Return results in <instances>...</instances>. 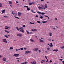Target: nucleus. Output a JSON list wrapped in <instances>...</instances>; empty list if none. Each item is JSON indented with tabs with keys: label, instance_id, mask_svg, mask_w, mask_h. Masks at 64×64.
<instances>
[{
	"label": "nucleus",
	"instance_id": "f03ea898",
	"mask_svg": "<svg viewBox=\"0 0 64 64\" xmlns=\"http://www.w3.org/2000/svg\"><path fill=\"white\" fill-rule=\"evenodd\" d=\"M31 53V51L27 50L25 54H26V53L28 54L29 53Z\"/></svg>",
	"mask_w": 64,
	"mask_h": 64
},
{
	"label": "nucleus",
	"instance_id": "052dcab7",
	"mask_svg": "<svg viewBox=\"0 0 64 64\" xmlns=\"http://www.w3.org/2000/svg\"><path fill=\"white\" fill-rule=\"evenodd\" d=\"M32 4H36V3L35 2H32Z\"/></svg>",
	"mask_w": 64,
	"mask_h": 64
},
{
	"label": "nucleus",
	"instance_id": "aec40b11",
	"mask_svg": "<svg viewBox=\"0 0 64 64\" xmlns=\"http://www.w3.org/2000/svg\"><path fill=\"white\" fill-rule=\"evenodd\" d=\"M33 4H32V3H31V2H30L29 4V5H32Z\"/></svg>",
	"mask_w": 64,
	"mask_h": 64
},
{
	"label": "nucleus",
	"instance_id": "0eeeda50",
	"mask_svg": "<svg viewBox=\"0 0 64 64\" xmlns=\"http://www.w3.org/2000/svg\"><path fill=\"white\" fill-rule=\"evenodd\" d=\"M31 63L32 64H36V61H34L33 62H31Z\"/></svg>",
	"mask_w": 64,
	"mask_h": 64
},
{
	"label": "nucleus",
	"instance_id": "49530a36",
	"mask_svg": "<svg viewBox=\"0 0 64 64\" xmlns=\"http://www.w3.org/2000/svg\"><path fill=\"white\" fill-rule=\"evenodd\" d=\"M5 28H8V27L7 26H6L5 27Z\"/></svg>",
	"mask_w": 64,
	"mask_h": 64
},
{
	"label": "nucleus",
	"instance_id": "a211bd4d",
	"mask_svg": "<svg viewBox=\"0 0 64 64\" xmlns=\"http://www.w3.org/2000/svg\"><path fill=\"white\" fill-rule=\"evenodd\" d=\"M41 14H42V15H45V13L44 12H41Z\"/></svg>",
	"mask_w": 64,
	"mask_h": 64
},
{
	"label": "nucleus",
	"instance_id": "cd10ccee",
	"mask_svg": "<svg viewBox=\"0 0 64 64\" xmlns=\"http://www.w3.org/2000/svg\"><path fill=\"white\" fill-rule=\"evenodd\" d=\"M2 4L0 3V7H2Z\"/></svg>",
	"mask_w": 64,
	"mask_h": 64
},
{
	"label": "nucleus",
	"instance_id": "f3484780",
	"mask_svg": "<svg viewBox=\"0 0 64 64\" xmlns=\"http://www.w3.org/2000/svg\"><path fill=\"white\" fill-rule=\"evenodd\" d=\"M37 13L38 14H41V12H37Z\"/></svg>",
	"mask_w": 64,
	"mask_h": 64
},
{
	"label": "nucleus",
	"instance_id": "774afa93",
	"mask_svg": "<svg viewBox=\"0 0 64 64\" xmlns=\"http://www.w3.org/2000/svg\"><path fill=\"white\" fill-rule=\"evenodd\" d=\"M22 64H24V63H21Z\"/></svg>",
	"mask_w": 64,
	"mask_h": 64
},
{
	"label": "nucleus",
	"instance_id": "603ef678",
	"mask_svg": "<svg viewBox=\"0 0 64 64\" xmlns=\"http://www.w3.org/2000/svg\"><path fill=\"white\" fill-rule=\"evenodd\" d=\"M46 59H47V61H46V62H48V59L47 58Z\"/></svg>",
	"mask_w": 64,
	"mask_h": 64
},
{
	"label": "nucleus",
	"instance_id": "2eb2a0df",
	"mask_svg": "<svg viewBox=\"0 0 64 64\" xmlns=\"http://www.w3.org/2000/svg\"><path fill=\"white\" fill-rule=\"evenodd\" d=\"M40 42H44V41L40 40Z\"/></svg>",
	"mask_w": 64,
	"mask_h": 64
},
{
	"label": "nucleus",
	"instance_id": "a18cd8bd",
	"mask_svg": "<svg viewBox=\"0 0 64 64\" xmlns=\"http://www.w3.org/2000/svg\"><path fill=\"white\" fill-rule=\"evenodd\" d=\"M24 50H26V49H27V48H24Z\"/></svg>",
	"mask_w": 64,
	"mask_h": 64
},
{
	"label": "nucleus",
	"instance_id": "3c124183",
	"mask_svg": "<svg viewBox=\"0 0 64 64\" xmlns=\"http://www.w3.org/2000/svg\"><path fill=\"white\" fill-rule=\"evenodd\" d=\"M60 61H62L63 60H62V59H60Z\"/></svg>",
	"mask_w": 64,
	"mask_h": 64
},
{
	"label": "nucleus",
	"instance_id": "5fc2aeb1",
	"mask_svg": "<svg viewBox=\"0 0 64 64\" xmlns=\"http://www.w3.org/2000/svg\"><path fill=\"white\" fill-rule=\"evenodd\" d=\"M45 58H46V59H47V56H45Z\"/></svg>",
	"mask_w": 64,
	"mask_h": 64
},
{
	"label": "nucleus",
	"instance_id": "72a5a7b5",
	"mask_svg": "<svg viewBox=\"0 0 64 64\" xmlns=\"http://www.w3.org/2000/svg\"><path fill=\"white\" fill-rule=\"evenodd\" d=\"M24 64H28V62H24Z\"/></svg>",
	"mask_w": 64,
	"mask_h": 64
},
{
	"label": "nucleus",
	"instance_id": "a878e982",
	"mask_svg": "<svg viewBox=\"0 0 64 64\" xmlns=\"http://www.w3.org/2000/svg\"><path fill=\"white\" fill-rule=\"evenodd\" d=\"M27 10L28 11H30V8H27Z\"/></svg>",
	"mask_w": 64,
	"mask_h": 64
},
{
	"label": "nucleus",
	"instance_id": "de8ad7c7",
	"mask_svg": "<svg viewBox=\"0 0 64 64\" xmlns=\"http://www.w3.org/2000/svg\"><path fill=\"white\" fill-rule=\"evenodd\" d=\"M5 29H6V30H9V29L7 28H5Z\"/></svg>",
	"mask_w": 64,
	"mask_h": 64
},
{
	"label": "nucleus",
	"instance_id": "6ab92c4d",
	"mask_svg": "<svg viewBox=\"0 0 64 64\" xmlns=\"http://www.w3.org/2000/svg\"><path fill=\"white\" fill-rule=\"evenodd\" d=\"M42 22L43 23H47V21H43Z\"/></svg>",
	"mask_w": 64,
	"mask_h": 64
},
{
	"label": "nucleus",
	"instance_id": "58836bf2",
	"mask_svg": "<svg viewBox=\"0 0 64 64\" xmlns=\"http://www.w3.org/2000/svg\"><path fill=\"white\" fill-rule=\"evenodd\" d=\"M22 36H23V35H22L20 34V37H22Z\"/></svg>",
	"mask_w": 64,
	"mask_h": 64
},
{
	"label": "nucleus",
	"instance_id": "c85d7f7f",
	"mask_svg": "<svg viewBox=\"0 0 64 64\" xmlns=\"http://www.w3.org/2000/svg\"><path fill=\"white\" fill-rule=\"evenodd\" d=\"M26 32H27V34H30V32H29L27 31V30H26Z\"/></svg>",
	"mask_w": 64,
	"mask_h": 64
},
{
	"label": "nucleus",
	"instance_id": "9b49d317",
	"mask_svg": "<svg viewBox=\"0 0 64 64\" xmlns=\"http://www.w3.org/2000/svg\"><path fill=\"white\" fill-rule=\"evenodd\" d=\"M8 2L10 4V5H12V2L9 1Z\"/></svg>",
	"mask_w": 64,
	"mask_h": 64
},
{
	"label": "nucleus",
	"instance_id": "ea45409f",
	"mask_svg": "<svg viewBox=\"0 0 64 64\" xmlns=\"http://www.w3.org/2000/svg\"><path fill=\"white\" fill-rule=\"evenodd\" d=\"M20 50H23V48H20Z\"/></svg>",
	"mask_w": 64,
	"mask_h": 64
},
{
	"label": "nucleus",
	"instance_id": "e2e57ef3",
	"mask_svg": "<svg viewBox=\"0 0 64 64\" xmlns=\"http://www.w3.org/2000/svg\"><path fill=\"white\" fill-rule=\"evenodd\" d=\"M42 61H43V62H45V61L44 60H42Z\"/></svg>",
	"mask_w": 64,
	"mask_h": 64
},
{
	"label": "nucleus",
	"instance_id": "338daca9",
	"mask_svg": "<svg viewBox=\"0 0 64 64\" xmlns=\"http://www.w3.org/2000/svg\"><path fill=\"white\" fill-rule=\"evenodd\" d=\"M62 63H63V64H64V61H63L62 62Z\"/></svg>",
	"mask_w": 64,
	"mask_h": 64
},
{
	"label": "nucleus",
	"instance_id": "20e7f679",
	"mask_svg": "<svg viewBox=\"0 0 64 64\" xmlns=\"http://www.w3.org/2000/svg\"><path fill=\"white\" fill-rule=\"evenodd\" d=\"M3 40L4 42H5V43H7V40H6V39H3Z\"/></svg>",
	"mask_w": 64,
	"mask_h": 64
},
{
	"label": "nucleus",
	"instance_id": "2f4dec72",
	"mask_svg": "<svg viewBox=\"0 0 64 64\" xmlns=\"http://www.w3.org/2000/svg\"><path fill=\"white\" fill-rule=\"evenodd\" d=\"M15 18H16V19H18L20 20V18L18 17H15Z\"/></svg>",
	"mask_w": 64,
	"mask_h": 64
},
{
	"label": "nucleus",
	"instance_id": "a19ab883",
	"mask_svg": "<svg viewBox=\"0 0 64 64\" xmlns=\"http://www.w3.org/2000/svg\"><path fill=\"white\" fill-rule=\"evenodd\" d=\"M16 28L18 30V31H19V28H18L17 27Z\"/></svg>",
	"mask_w": 64,
	"mask_h": 64
},
{
	"label": "nucleus",
	"instance_id": "7ed1b4c3",
	"mask_svg": "<svg viewBox=\"0 0 64 64\" xmlns=\"http://www.w3.org/2000/svg\"><path fill=\"white\" fill-rule=\"evenodd\" d=\"M34 51H38V50H39V49L37 48H36L35 49H34Z\"/></svg>",
	"mask_w": 64,
	"mask_h": 64
},
{
	"label": "nucleus",
	"instance_id": "39448f33",
	"mask_svg": "<svg viewBox=\"0 0 64 64\" xmlns=\"http://www.w3.org/2000/svg\"><path fill=\"white\" fill-rule=\"evenodd\" d=\"M19 32H22V33H24V30H20Z\"/></svg>",
	"mask_w": 64,
	"mask_h": 64
},
{
	"label": "nucleus",
	"instance_id": "79ce46f5",
	"mask_svg": "<svg viewBox=\"0 0 64 64\" xmlns=\"http://www.w3.org/2000/svg\"><path fill=\"white\" fill-rule=\"evenodd\" d=\"M47 50H50V48H48Z\"/></svg>",
	"mask_w": 64,
	"mask_h": 64
},
{
	"label": "nucleus",
	"instance_id": "1a4fd4ad",
	"mask_svg": "<svg viewBox=\"0 0 64 64\" xmlns=\"http://www.w3.org/2000/svg\"><path fill=\"white\" fill-rule=\"evenodd\" d=\"M20 30H20H23L24 29V28L22 27H20L19 28Z\"/></svg>",
	"mask_w": 64,
	"mask_h": 64
},
{
	"label": "nucleus",
	"instance_id": "412c9836",
	"mask_svg": "<svg viewBox=\"0 0 64 64\" xmlns=\"http://www.w3.org/2000/svg\"><path fill=\"white\" fill-rule=\"evenodd\" d=\"M37 22L38 23V24H41V22L39 21H37Z\"/></svg>",
	"mask_w": 64,
	"mask_h": 64
},
{
	"label": "nucleus",
	"instance_id": "ddd939ff",
	"mask_svg": "<svg viewBox=\"0 0 64 64\" xmlns=\"http://www.w3.org/2000/svg\"><path fill=\"white\" fill-rule=\"evenodd\" d=\"M53 51H55V52H58V50H53Z\"/></svg>",
	"mask_w": 64,
	"mask_h": 64
},
{
	"label": "nucleus",
	"instance_id": "c756f323",
	"mask_svg": "<svg viewBox=\"0 0 64 64\" xmlns=\"http://www.w3.org/2000/svg\"><path fill=\"white\" fill-rule=\"evenodd\" d=\"M30 24H32V25H34V23H32L31 22H30Z\"/></svg>",
	"mask_w": 64,
	"mask_h": 64
},
{
	"label": "nucleus",
	"instance_id": "dca6fc26",
	"mask_svg": "<svg viewBox=\"0 0 64 64\" xmlns=\"http://www.w3.org/2000/svg\"><path fill=\"white\" fill-rule=\"evenodd\" d=\"M4 37L6 38H9V37L8 36H7L5 35L4 36Z\"/></svg>",
	"mask_w": 64,
	"mask_h": 64
},
{
	"label": "nucleus",
	"instance_id": "4468645a",
	"mask_svg": "<svg viewBox=\"0 0 64 64\" xmlns=\"http://www.w3.org/2000/svg\"><path fill=\"white\" fill-rule=\"evenodd\" d=\"M5 10H2V13H3L4 14H5Z\"/></svg>",
	"mask_w": 64,
	"mask_h": 64
},
{
	"label": "nucleus",
	"instance_id": "4be33fe9",
	"mask_svg": "<svg viewBox=\"0 0 64 64\" xmlns=\"http://www.w3.org/2000/svg\"><path fill=\"white\" fill-rule=\"evenodd\" d=\"M30 40L32 42H35V41H34V40H33L32 39H30Z\"/></svg>",
	"mask_w": 64,
	"mask_h": 64
},
{
	"label": "nucleus",
	"instance_id": "6e6d98bb",
	"mask_svg": "<svg viewBox=\"0 0 64 64\" xmlns=\"http://www.w3.org/2000/svg\"><path fill=\"white\" fill-rule=\"evenodd\" d=\"M16 3H18V4L19 3V2L16 1Z\"/></svg>",
	"mask_w": 64,
	"mask_h": 64
},
{
	"label": "nucleus",
	"instance_id": "6e6552de",
	"mask_svg": "<svg viewBox=\"0 0 64 64\" xmlns=\"http://www.w3.org/2000/svg\"><path fill=\"white\" fill-rule=\"evenodd\" d=\"M18 14L19 16H20H20H21V13L19 12H18Z\"/></svg>",
	"mask_w": 64,
	"mask_h": 64
},
{
	"label": "nucleus",
	"instance_id": "09e8293b",
	"mask_svg": "<svg viewBox=\"0 0 64 64\" xmlns=\"http://www.w3.org/2000/svg\"><path fill=\"white\" fill-rule=\"evenodd\" d=\"M13 12H14V11H12V14H13V15H14V14H15V13H14Z\"/></svg>",
	"mask_w": 64,
	"mask_h": 64
},
{
	"label": "nucleus",
	"instance_id": "0e129e2a",
	"mask_svg": "<svg viewBox=\"0 0 64 64\" xmlns=\"http://www.w3.org/2000/svg\"><path fill=\"white\" fill-rule=\"evenodd\" d=\"M61 36H62V37H63V34H61Z\"/></svg>",
	"mask_w": 64,
	"mask_h": 64
},
{
	"label": "nucleus",
	"instance_id": "4d7b16f0",
	"mask_svg": "<svg viewBox=\"0 0 64 64\" xmlns=\"http://www.w3.org/2000/svg\"><path fill=\"white\" fill-rule=\"evenodd\" d=\"M16 59H20V58H16Z\"/></svg>",
	"mask_w": 64,
	"mask_h": 64
},
{
	"label": "nucleus",
	"instance_id": "680f3d73",
	"mask_svg": "<svg viewBox=\"0 0 64 64\" xmlns=\"http://www.w3.org/2000/svg\"><path fill=\"white\" fill-rule=\"evenodd\" d=\"M2 56L0 55V58H2Z\"/></svg>",
	"mask_w": 64,
	"mask_h": 64
},
{
	"label": "nucleus",
	"instance_id": "37998d69",
	"mask_svg": "<svg viewBox=\"0 0 64 64\" xmlns=\"http://www.w3.org/2000/svg\"><path fill=\"white\" fill-rule=\"evenodd\" d=\"M48 41H51V39L49 38L48 39Z\"/></svg>",
	"mask_w": 64,
	"mask_h": 64
},
{
	"label": "nucleus",
	"instance_id": "bf43d9fd",
	"mask_svg": "<svg viewBox=\"0 0 64 64\" xmlns=\"http://www.w3.org/2000/svg\"><path fill=\"white\" fill-rule=\"evenodd\" d=\"M36 17H37V18H38V16L36 15Z\"/></svg>",
	"mask_w": 64,
	"mask_h": 64
},
{
	"label": "nucleus",
	"instance_id": "f704fd0d",
	"mask_svg": "<svg viewBox=\"0 0 64 64\" xmlns=\"http://www.w3.org/2000/svg\"><path fill=\"white\" fill-rule=\"evenodd\" d=\"M20 34H18L17 36L18 37H20Z\"/></svg>",
	"mask_w": 64,
	"mask_h": 64
},
{
	"label": "nucleus",
	"instance_id": "bb28decb",
	"mask_svg": "<svg viewBox=\"0 0 64 64\" xmlns=\"http://www.w3.org/2000/svg\"><path fill=\"white\" fill-rule=\"evenodd\" d=\"M50 35L51 36V37H52V33H50Z\"/></svg>",
	"mask_w": 64,
	"mask_h": 64
},
{
	"label": "nucleus",
	"instance_id": "8fccbe9b",
	"mask_svg": "<svg viewBox=\"0 0 64 64\" xmlns=\"http://www.w3.org/2000/svg\"><path fill=\"white\" fill-rule=\"evenodd\" d=\"M52 61L51 60H50V63H52Z\"/></svg>",
	"mask_w": 64,
	"mask_h": 64
},
{
	"label": "nucleus",
	"instance_id": "473e14b6",
	"mask_svg": "<svg viewBox=\"0 0 64 64\" xmlns=\"http://www.w3.org/2000/svg\"><path fill=\"white\" fill-rule=\"evenodd\" d=\"M41 6H39L38 7V8L39 9V10H41Z\"/></svg>",
	"mask_w": 64,
	"mask_h": 64
},
{
	"label": "nucleus",
	"instance_id": "c03bdc74",
	"mask_svg": "<svg viewBox=\"0 0 64 64\" xmlns=\"http://www.w3.org/2000/svg\"><path fill=\"white\" fill-rule=\"evenodd\" d=\"M23 27L24 28H25V27H26V26L25 25H24L23 26Z\"/></svg>",
	"mask_w": 64,
	"mask_h": 64
},
{
	"label": "nucleus",
	"instance_id": "69168bd1",
	"mask_svg": "<svg viewBox=\"0 0 64 64\" xmlns=\"http://www.w3.org/2000/svg\"><path fill=\"white\" fill-rule=\"evenodd\" d=\"M32 13H35V12H32Z\"/></svg>",
	"mask_w": 64,
	"mask_h": 64
},
{
	"label": "nucleus",
	"instance_id": "393cba45",
	"mask_svg": "<svg viewBox=\"0 0 64 64\" xmlns=\"http://www.w3.org/2000/svg\"><path fill=\"white\" fill-rule=\"evenodd\" d=\"M40 16V19H43V16Z\"/></svg>",
	"mask_w": 64,
	"mask_h": 64
},
{
	"label": "nucleus",
	"instance_id": "423d86ee",
	"mask_svg": "<svg viewBox=\"0 0 64 64\" xmlns=\"http://www.w3.org/2000/svg\"><path fill=\"white\" fill-rule=\"evenodd\" d=\"M31 31H33V32H35V31H37V30L36 29H32L31 30Z\"/></svg>",
	"mask_w": 64,
	"mask_h": 64
},
{
	"label": "nucleus",
	"instance_id": "7c9ffc66",
	"mask_svg": "<svg viewBox=\"0 0 64 64\" xmlns=\"http://www.w3.org/2000/svg\"><path fill=\"white\" fill-rule=\"evenodd\" d=\"M24 7H26V8H29V6H24Z\"/></svg>",
	"mask_w": 64,
	"mask_h": 64
},
{
	"label": "nucleus",
	"instance_id": "f257e3e1",
	"mask_svg": "<svg viewBox=\"0 0 64 64\" xmlns=\"http://www.w3.org/2000/svg\"><path fill=\"white\" fill-rule=\"evenodd\" d=\"M19 56V54H14V55H13V56L14 57L15 56V57H18V56Z\"/></svg>",
	"mask_w": 64,
	"mask_h": 64
},
{
	"label": "nucleus",
	"instance_id": "c9c22d12",
	"mask_svg": "<svg viewBox=\"0 0 64 64\" xmlns=\"http://www.w3.org/2000/svg\"><path fill=\"white\" fill-rule=\"evenodd\" d=\"M40 6H41V7H44V6H43V5H42V4H41L40 5Z\"/></svg>",
	"mask_w": 64,
	"mask_h": 64
},
{
	"label": "nucleus",
	"instance_id": "5701e85b",
	"mask_svg": "<svg viewBox=\"0 0 64 64\" xmlns=\"http://www.w3.org/2000/svg\"><path fill=\"white\" fill-rule=\"evenodd\" d=\"M4 31H5V32H6V33H9V32L7 31V30H5Z\"/></svg>",
	"mask_w": 64,
	"mask_h": 64
},
{
	"label": "nucleus",
	"instance_id": "13d9d810",
	"mask_svg": "<svg viewBox=\"0 0 64 64\" xmlns=\"http://www.w3.org/2000/svg\"><path fill=\"white\" fill-rule=\"evenodd\" d=\"M17 6H19V4H17Z\"/></svg>",
	"mask_w": 64,
	"mask_h": 64
},
{
	"label": "nucleus",
	"instance_id": "e433bc0d",
	"mask_svg": "<svg viewBox=\"0 0 64 64\" xmlns=\"http://www.w3.org/2000/svg\"><path fill=\"white\" fill-rule=\"evenodd\" d=\"M45 5H46V8H47V4H45Z\"/></svg>",
	"mask_w": 64,
	"mask_h": 64
},
{
	"label": "nucleus",
	"instance_id": "4c0bfd02",
	"mask_svg": "<svg viewBox=\"0 0 64 64\" xmlns=\"http://www.w3.org/2000/svg\"><path fill=\"white\" fill-rule=\"evenodd\" d=\"M61 49H64V46L61 47Z\"/></svg>",
	"mask_w": 64,
	"mask_h": 64
},
{
	"label": "nucleus",
	"instance_id": "b1692460",
	"mask_svg": "<svg viewBox=\"0 0 64 64\" xmlns=\"http://www.w3.org/2000/svg\"><path fill=\"white\" fill-rule=\"evenodd\" d=\"M10 50H13L14 48H12L11 47H10Z\"/></svg>",
	"mask_w": 64,
	"mask_h": 64
},
{
	"label": "nucleus",
	"instance_id": "9d476101",
	"mask_svg": "<svg viewBox=\"0 0 64 64\" xmlns=\"http://www.w3.org/2000/svg\"><path fill=\"white\" fill-rule=\"evenodd\" d=\"M3 60L4 61H6V58H5V57L3 59Z\"/></svg>",
	"mask_w": 64,
	"mask_h": 64
},
{
	"label": "nucleus",
	"instance_id": "f8f14e48",
	"mask_svg": "<svg viewBox=\"0 0 64 64\" xmlns=\"http://www.w3.org/2000/svg\"><path fill=\"white\" fill-rule=\"evenodd\" d=\"M45 16V17H48V20H49V19H50V18L48 16Z\"/></svg>",
	"mask_w": 64,
	"mask_h": 64
},
{
	"label": "nucleus",
	"instance_id": "864d4df0",
	"mask_svg": "<svg viewBox=\"0 0 64 64\" xmlns=\"http://www.w3.org/2000/svg\"><path fill=\"white\" fill-rule=\"evenodd\" d=\"M4 17H5V18H8V16H4Z\"/></svg>",
	"mask_w": 64,
	"mask_h": 64
}]
</instances>
